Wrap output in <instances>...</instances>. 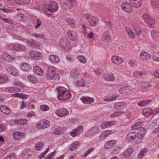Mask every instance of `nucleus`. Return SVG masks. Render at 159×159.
I'll use <instances>...</instances> for the list:
<instances>
[{
	"mask_svg": "<svg viewBox=\"0 0 159 159\" xmlns=\"http://www.w3.org/2000/svg\"><path fill=\"white\" fill-rule=\"evenodd\" d=\"M58 4L52 2L45 4L43 7V9L45 14L48 16L52 15L54 13L58 10Z\"/></svg>",
	"mask_w": 159,
	"mask_h": 159,
	"instance_id": "nucleus-1",
	"label": "nucleus"
},
{
	"mask_svg": "<svg viewBox=\"0 0 159 159\" xmlns=\"http://www.w3.org/2000/svg\"><path fill=\"white\" fill-rule=\"evenodd\" d=\"M58 93L57 98L60 100L66 101L70 99L71 97L70 92L63 87H58L56 88Z\"/></svg>",
	"mask_w": 159,
	"mask_h": 159,
	"instance_id": "nucleus-2",
	"label": "nucleus"
},
{
	"mask_svg": "<svg viewBox=\"0 0 159 159\" xmlns=\"http://www.w3.org/2000/svg\"><path fill=\"white\" fill-rule=\"evenodd\" d=\"M56 68L53 66L48 67L46 74V78L48 80H52L54 79L56 75Z\"/></svg>",
	"mask_w": 159,
	"mask_h": 159,
	"instance_id": "nucleus-3",
	"label": "nucleus"
},
{
	"mask_svg": "<svg viewBox=\"0 0 159 159\" xmlns=\"http://www.w3.org/2000/svg\"><path fill=\"white\" fill-rule=\"evenodd\" d=\"M50 124V122L46 120H40L36 124V127L40 129L47 128L49 127Z\"/></svg>",
	"mask_w": 159,
	"mask_h": 159,
	"instance_id": "nucleus-4",
	"label": "nucleus"
},
{
	"mask_svg": "<svg viewBox=\"0 0 159 159\" xmlns=\"http://www.w3.org/2000/svg\"><path fill=\"white\" fill-rule=\"evenodd\" d=\"M29 55L34 60H38L42 58L43 56L41 52L35 50H32L29 53Z\"/></svg>",
	"mask_w": 159,
	"mask_h": 159,
	"instance_id": "nucleus-5",
	"label": "nucleus"
},
{
	"mask_svg": "<svg viewBox=\"0 0 159 159\" xmlns=\"http://www.w3.org/2000/svg\"><path fill=\"white\" fill-rule=\"evenodd\" d=\"M33 154V151L32 149L27 148L23 151L21 156L24 159H28L31 157Z\"/></svg>",
	"mask_w": 159,
	"mask_h": 159,
	"instance_id": "nucleus-6",
	"label": "nucleus"
},
{
	"mask_svg": "<svg viewBox=\"0 0 159 159\" xmlns=\"http://www.w3.org/2000/svg\"><path fill=\"white\" fill-rule=\"evenodd\" d=\"M138 133L136 132H131L125 137V139L128 142H131L137 138Z\"/></svg>",
	"mask_w": 159,
	"mask_h": 159,
	"instance_id": "nucleus-7",
	"label": "nucleus"
},
{
	"mask_svg": "<svg viewBox=\"0 0 159 159\" xmlns=\"http://www.w3.org/2000/svg\"><path fill=\"white\" fill-rule=\"evenodd\" d=\"M134 88L131 86H124L120 88L119 89V92L123 95H126L127 93H131L134 92Z\"/></svg>",
	"mask_w": 159,
	"mask_h": 159,
	"instance_id": "nucleus-8",
	"label": "nucleus"
},
{
	"mask_svg": "<svg viewBox=\"0 0 159 159\" xmlns=\"http://www.w3.org/2000/svg\"><path fill=\"white\" fill-rule=\"evenodd\" d=\"M83 127L82 125H80L77 128L73 130L70 133V135L72 137H75L79 136L83 133Z\"/></svg>",
	"mask_w": 159,
	"mask_h": 159,
	"instance_id": "nucleus-9",
	"label": "nucleus"
},
{
	"mask_svg": "<svg viewBox=\"0 0 159 159\" xmlns=\"http://www.w3.org/2000/svg\"><path fill=\"white\" fill-rule=\"evenodd\" d=\"M59 44L60 46L66 49L69 50L70 49V44L66 38L61 39L59 42Z\"/></svg>",
	"mask_w": 159,
	"mask_h": 159,
	"instance_id": "nucleus-10",
	"label": "nucleus"
},
{
	"mask_svg": "<svg viewBox=\"0 0 159 159\" xmlns=\"http://www.w3.org/2000/svg\"><path fill=\"white\" fill-rule=\"evenodd\" d=\"M132 5H131L129 2H123L120 5V7L122 10L126 12H130L132 11L131 7Z\"/></svg>",
	"mask_w": 159,
	"mask_h": 159,
	"instance_id": "nucleus-11",
	"label": "nucleus"
},
{
	"mask_svg": "<svg viewBox=\"0 0 159 159\" xmlns=\"http://www.w3.org/2000/svg\"><path fill=\"white\" fill-rule=\"evenodd\" d=\"M74 85L76 86L84 87L86 86V83L80 77L73 80Z\"/></svg>",
	"mask_w": 159,
	"mask_h": 159,
	"instance_id": "nucleus-12",
	"label": "nucleus"
},
{
	"mask_svg": "<svg viewBox=\"0 0 159 159\" xmlns=\"http://www.w3.org/2000/svg\"><path fill=\"white\" fill-rule=\"evenodd\" d=\"M133 77L136 79H141L147 76L146 72L143 71H136L134 72Z\"/></svg>",
	"mask_w": 159,
	"mask_h": 159,
	"instance_id": "nucleus-13",
	"label": "nucleus"
},
{
	"mask_svg": "<svg viewBox=\"0 0 159 159\" xmlns=\"http://www.w3.org/2000/svg\"><path fill=\"white\" fill-rule=\"evenodd\" d=\"M139 56L140 59L143 61H146L149 60L151 57L150 54L144 51L141 52Z\"/></svg>",
	"mask_w": 159,
	"mask_h": 159,
	"instance_id": "nucleus-14",
	"label": "nucleus"
},
{
	"mask_svg": "<svg viewBox=\"0 0 159 159\" xmlns=\"http://www.w3.org/2000/svg\"><path fill=\"white\" fill-rule=\"evenodd\" d=\"M116 143V141L115 140H111L107 141L105 143L104 148L105 149L109 150L113 148Z\"/></svg>",
	"mask_w": 159,
	"mask_h": 159,
	"instance_id": "nucleus-15",
	"label": "nucleus"
},
{
	"mask_svg": "<svg viewBox=\"0 0 159 159\" xmlns=\"http://www.w3.org/2000/svg\"><path fill=\"white\" fill-rule=\"evenodd\" d=\"M80 100L84 104H89L94 102V98L89 97L83 96L80 98Z\"/></svg>",
	"mask_w": 159,
	"mask_h": 159,
	"instance_id": "nucleus-16",
	"label": "nucleus"
},
{
	"mask_svg": "<svg viewBox=\"0 0 159 159\" xmlns=\"http://www.w3.org/2000/svg\"><path fill=\"white\" fill-rule=\"evenodd\" d=\"M55 114L59 117H62L67 115L69 111L65 108H60L55 111Z\"/></svg>",
	"mask_w": 159,
	"mask_h": 159,
	"instance_id": "nucleus-17",
	"label": "nucleus"
},
{
	"mask_svg": "<svg viewBox=\"0 0 159 159\" xmlns=\"http://www.w3.org/2000/svg\"><path fill=\"white\" fill-rule=\"evenodd\" d=\"M70 76L73 80L78 78L80 77V72L79 70L76 68L72 69L70 73Z\"/></svg>",
	"mask_w": 159,
	"mask_h": 159,
	"instance_id": "nucleus-18",
	"label": "nucleus"
},
{
	"mask_svg": "<svg viewBox=\"0 0 159 159\" xmlns=\"http://www.w3.org/2000/svg\"><path fill=\"white\" fill-rule=\"evenodd\" d=\"M112 63L116 65H119L122 63L124 61L123 59L118 56H114L111 58Z\"/></svg>",
	"mask_w": 159,
	"mask_h": 159,
	"instance_id": "nucleus-19",
	"label": "nucleus"
},
{
	"mask_svg": "<svg viewBox=\"0 0 159 159\" xmlns=\"http://www.w3.org/2000/svg\"><path fill=\"white\" fill-rule=\"evenodd\" d=\"M7 71L9 74L16 76L19 74V72L16 68L14 66H11L7 68Z\"/></svg>",
	"mask_w": 159,
	"mask_h": 159,
	"instance_id": "nucleus-20",
	"label": "nucleus"
},
{
	"mask_svg": "<svg viewBox=\"0 0 159 159\" xmlns=\"http://www.w3.org/2000/svg\"><path fill=\"white\" fill-rule=\"evenodd\" d=\"M114 108L117 110H122L126 108L127 105L125 103L123 102L115 103L114 104Z\"/></svg>",
	"mask_w": 159,
	"mask_h": 159,
	"instance_id": "nucleus-21",
	"label": "nucleus"
},
{
	"mask_svg": "<svg viewBox=\"0 0 159 159\" xmlns=\"http://www.w3.org/2000/svg\"><path fill=\"white\" fill-rule=\"evenodd\" d=\"M88 19L90 25L92 26H95L97 22V20L96 18L90 15L87 14L86 15L85 17Z\"/></svg>",
	"mask_w": 159,
	"mask_h": 159,
	"instance_id": "nucleus-22",
	"label": "nucleus"
},
{
	"mask_svg": "<svg viewBox=\"0 0 159 159\" xmlns=\"http://www.w3.org/2000/svg\"><path fill=\"white\" fill-rule=\"evenodd\" d=\"M48 58L50 62L53 64L58 63L60 60L58 56L56 55H51L49 56Z\"/></svg>",
	"mask_w": 159,
	"mask_h": 159,
	"instance_id": "nucleus-23",
	"label": "nucleus"
},
{
	"mask_svg": "<svg viewBox=\"0 0 159 159\" xmlns=\"http://www.w3.org/2000/svg\"><path fill=\"white\" fill-rule=\"evenodd\" d=\"M112 133V131L111 130H106L100 134L99 136V139L100 140H103L105 139L106 137L111 134Z\"/></svg>",
	"mask_w": 159,
	"mask_h": 159,
	"instance_id": "nucleus-24",
	"label": "nucleus"
},
{
	"mask_svg": "<svg viewBox=\"0 0 159 159\" xmlns=\"http://www.w3.org/2000/svg\"><path fill=\"white\" fill-rule=\"evenodd\" d=\"M13 138L15 140H19L25 137V134L19 132H15L13 134Z\"/></svg>",
	"mask_w": 159,
	"mask_h": 159,
	"instance_id": "nucleus-25",
	"label": "nucleus"
},
{
	"mask_svg": "<svg viewBox=\"0 0 159 159\" xmlns=\"http://www.w3.org/2000/svg\"><path fill=\"white\" fill-rule=\"evenodd\" d=\"M34 73L37 75L42 76L43 74V70L39 66H35L33 68Z\"/></svg>",
	"mask_w": 159,
	"mask_h": 159,
	"instance_id": "nucleus-26",
	"label": "nucleus"
},
{
	"mask_svg": "<svg viewBox=\"0 0 159 159\" xmlns=\"http://www.w3.org/2000/svg\"><path fill=\"white\" fill-rule=\"evenodd\" d=\"M12 49L15 50L23 51L25 50L26 48L23 45L19 44H15L12 46Z\"/></svg>",
	"mask_w": 159,
	"mask_h": 159,
	"instance_id": "nucleus-27",
	"label": "nucleus"
},
{
	"mask_svg": "<svg viewBox=\"0 0 159 159\" xmlns=\"http://www.w3.org/2000/svg\"><path fill=\"white\" fill-rule=\"evenodd\" d=\"M104 79L107 81H113L115 77L113 74L109 73L105 74L103 75Z\"/></svg>",
	"mask_w": 159,
	"mask_h": 159,
	"instance_id": "nucleus-28",
	"label": "nucleus"
},
{
	"mask_svg": "<svg viewBox=\"0 0 159 159\" xmlns=\"http://www.w3.org/2000/svg\"><path fill=\"white\" fill-rule=\"evenodd\" d=\"M2 58L6 61H7L9 62H12L14 58L11 57L7 53H3L2 54Z\"/></svg>",
	"mask_w": 159,
	"mask_h": 159,
	"instance_id": "nucleus-29",
	"label": "nucleus"
},
{
	"mask_svg": "<svg viewBox=\"0 0 159 159\" xmlns=\"http://www.w3.org/2000/svg\"><path fill=\"white\" fill-rule=\"evenodd\" d=\"M27 78L29 81L33 83H37L38 82L37 78L34 75H29L27 76Z\"/></svg>",
	"mask_w": 159,
	"mask_h": 159,
	"instance_id": "nucleus-30",
	"label": "nucleus"
},
{
	"mask_svg": "<svg viewBox=\"0 0 159 159\" xmlns=\"http://www.w3.org/2000/svg\"><path fill=\"white\" fill-rule=\"evenodd\" d=\"M66 130L64 127H58L55 129L53 133L56 135H60L64 133Z\"/></svg>",
	"mask_w": 159,
	"mask_h": 159,
	"instance_id": "nucleus-31",
	"label": "nucleus"
},
{
	"mask_svg": "<svg viewBox=\"0 0 159 159\" xmlns=\"http://www.w3.org/2000/svg\"><path fill=\"white\" fill-rule=\"evenodd\" d=\"M143 125V123L141 121H139L131 126V129L132 130H136L140 128Z\"/></svg>",
	"mask_w": 159,
	"mask_h": 159,
	"instance_id": "nucleus-32",
	"label": "nucleus"
},
{
	"mask_svg": "<svg viewBox=\"0 0 159 159\" xmlns=\"http://www.w3.org/2000/svg\"><path fill=\"white\" fill-rule=\"evenodd\" d=\"M80 143L78 141H76L72 143L70 146V150L72 151L75 150L80 145Z\"/></svg>",
	"mask_w": 159,
	"mask_h": 159,
	"instance_id": "nucleus-33",
	"label": "nucleus"
},
{
	"mask_svg": "<svg viewBox=\"0 0 159 159\" xmlns=\"http://www.w3.org/2000/svg\"><path fill=\"white\" fill-rule=\"evenodd\" d=\"M20 68L24 71H28L31 69V66L27 63L23 62L21 64Z\"/></svg>",
	"mask_w": 159,
	"mask_h": 159,
	"instance_id": "nucleus-34",
	"label": "nucleus"
},
{
	"mask_svg": "<svg viewBox=\"0 0 159 159\" xmlns=\"http://www.w3.org/2000/svg\"><path fill=\"white\" fill-rule=\"evenodd\" d=\"M132 2V7L135 8L139 7L142 4V0H130Z\"/></svg>",
	"mask_w": 159,
	"mask_h": 159,
	"instance_id": "nucleus-35",
	"label": "nucleus"
},
{
	"mask_svg": "<svg viewBox=\"0 0 159 159\" xmlns=\"http://www.w3.org/2000/svg\"><path fill=\"white\" fill-rule=\"evenodd\" d=\"M13 121L16 124L21 126L26 124L27 123V120L25 119H16L14 120Z\"/></svg>",
	"mask_w": 159,
	"mask_h": 159,
	"instance_id": "nucleus-36",
	"label": "nucleus"
},
{
	"mask_svg": "<svg viewBox=\"0 0 159 159\" xmlns=\"http://www.w3.org/2000/svg\"><path fill=\"white\" fill-rule=\"evenodd\" d=\"M67 34L70 39L73 41H76L77 40L76 34L74 32L72 31H69Z\"/></svg>",
	"mask_w": 159,
	"mask_h": 159,
	"instance_id": "nucleus-37",
	"label": "nucleus"
},
{
	"mask_svg": "<svg viewBox=\"0 0 159 159\" xmlns=\"http://www.w3.org/2000/svg\"><path fill=\"white\" fill-rule=\"evenodd\" d=\"M111 39L109 33L108 32H104L102 35L101 39L103 41L106 42L109 41Z\"/></svg>",
	"mask_w": 159,
	"mask_h": 159,
	"instance_id": "nucleus-38",
	"label": "nucleus"
},
{
	"mask_svg": "<svg viewBox=\"0 0 159 159\" xmlns=\"http://www.w3.org/2000/svg\"><path fill=\"white\" fill-rule=\"evenodd\" d=\"M152 112V109L150 108L144 109L142 112V114L145 116H148L150 115Z\"/></svg>",
	"mask_w": 159,
	"mask_h": 159,
	"instance_id": "nucleus-39",
	"label": "nucleus"
},
{
	"mask_svg": "<svg viewBox=\"0 0 159 159\" xmlns=\"http://www.w3.org/2000/svg\"><path fill=\"white\" fill-rule=\"evenodd\" d=\"M21 92V89L19 88L9 87L5 89V91L7 92L12 93L14 91Z\"/></svg>",
	"mask_w": 159,
	"mask_h": 159,
	"instance_id": "nucleus-40",
	"label": "nucleus"
},
{
	"mask_svg": "<svg viewBox=\"0 0 159 159\" xmlns=\"http://www.w3.org/2000/svg\"><path fill=\"white\" fill-rule=\"evenodd\" d=\"M151 36L153 39L157 40L159 39V33L157 30H152L151 33Z\"/></svg>",
	"mask_w": 159,
	"mask_h": 159,
	"instance_id": "nucleus-41",
	"label": "nucleus"
},
{
	"mask_svg": "<svg viewBox=\"0 0 159 159\" xmlns=\"http://www.w3.org/2000/svg\"><path fill=\"white\" fill-rule=\"evenodd\" d=\"M24 41L29 46L33 47L36 46V42L33 39H26L24 40Z\"/></svg>",
	"mask_w": 159,
	"mask_h": 159,
	"instance_id": "nucleus-42",
	"label": "nucleus"
},
{
	"mask_svg": "<svg viewBox=\"0 0 159 159\" xmlns=\"http://www.w3.org/2000/svg\"><path fill=\"white\" fill-rule=\"evenodd\" d=\"M0 110L1 111L6 114H9L11 112L10 109L5 105L0 106Z\"/></svg>",
	"mask_w": 159,
	"mask_h": 159,
	"instance_id": "nucleus-43",
	"label": "nucleus"
},
{
	"mask_svg": "<svg viewBox=\"0 0 159 159\" xmlns=\"http://www.w3.org/2000/svg\"><path fill=\"white\" fill-rule=\"evenodd\" d=\"M125 29L126 33L130 38L134 39L135 38V35L132 31L131 28L129 27H127Z\"/></svg>",
	"mask_w": 159,
	"mask_h": 159,
	"instance_id": "nucleus-44",
	"label": "nucleus"
},
{
	"mask_svg": "<svg viewBox=\"0 0 159 159\" xmlns=\"http://www.w3.org/2000/svg\"><path fill=\"white\" fill-rule=\"evenodd\" d=\"M133 27L134 30L135 34L137 35H139L141 34V29L137 24H134L133 25Z\"/></svg>",
	"mask_w": 159,
	"mask_h": 159,
	"instance_id": "nucleus-45",
	"label": "nucleus"
},
{
	"mask_svg": "<svg viewBox=\"0 0 159 159\" xmlns=\"http://www.w3.org/2000/svg\"><path fill=\"white\" fill-rule=\"evenodd\" d=\"M148 149L146 148L142 149L139 153L138 156L139 158H143L146 154Z\"/></svg>",
	"mask_w": 159,
	"mask_h": 159,
	"instance_id": "nucleus-46",
	"label": "nucleus"
},
{
	"mask_svg": "<svg viewBox=\"0 0 159 159\" xmlns=\"http://www.w3.org/2000/svg\"><path fill=\"white\" fill-rule=\"evenodd\" d=\"M77 59L80 62L85 64L87 62L86 58L83 55H79L77 57Z\"/></svg>",
	"mask_w": 159,
	"mask_h": 159,
	"instance_id": "nucleus-47",
	"label": "nucleus"
},
{
	"mask_svg": "<svg viewBox=\"0 0 159 159\" xmlns=\"http://www.w3.org/2000/svg\"><path fill=\"white\" fill-rule=\"evenodd\" d=\"M26 18V16L21 13L18 14L16 16V19L19 21H22L25 20Z\"/></svg>",
	"mask_w": 159,
	"mask_h": 159,
	"instance_id": "nucleus-48",
	"label": "nucleus"
},
{
	"mask_svg": "<svg viewBox=\"0 0 159 159\" xmlns=\"http://www.w3.org/2000/svg\"><path fill=\"white\" fill-rule=\"evenodd\" d=\"M159 1L158 0H152L151 6L154 9H157L159 7Z\"/></svg>",
	"mask_w": 159,
	"mask_h": 159,
	"instance_id": "nucleus-49",
	"label": "nucleus"
},
{
	"mask_svg": "<svg viewBox=\"0 0 159 159\" xmlns=\"http://www.w3.org/2000/svg\"><path fill=\"white\" fill-rule=\"evenodd\" d=\"M8 79V78L6 75L4 74L0 75V84L6 83Z\"/></svg>",
	"mask_w": 159,
	"mask_h": 159,
	"instance_id": "nucleus-50",
	"label": "nucleus"
},
{
	"mask_svg": "<svg viewBox=\"0 0 159 159\" xmlns=\"http://www.w3.org/2000/svg\"><path fill=\"white\" fill-rule=\"evenodd\" d=\"M124 113V112L122 111H116L114 113L111 115L110 116L112 118H114L121 115Z\"/></svg>",
	"mask_w": 159,
	"mask_h": 159,
	"instance_id": "nucleus-51",
	"label": "nucleus"
},
{
	"mask_svg": "<svg viewBox=\"0 0 159 159\" xmlns=\"http://www.w3.org/2000/svg\"><path fill=\"white\" fill-rule=\"evenodd\" d=\"M133 149L131 148H127L123 154L124 156L125 157H128L130 154L133 152Z\"/></svg>",
	"mask_w": 159,
	"mask_h": 159,
	"instance_id": "nucleus-52",
	"label": "nucleus"
},
{
	"mask_svg": "<svg viewBox=\"0 0 159 159\" xmlns=\"http://www.w3.org/2000/svg\"><path fill=\"white\" fill-rule=\"evenodd\" d=\"M151 101V100H144L139 102L138 105L140 107H143L146 105L147 104L149 103Z\"/></svg>",
	"mask_w": 159,
	"mask_h": 159,
	"instance_id": "nucleus-53",
	"label": "nucleus"
},
{
	"mask_svg": "<svg viewBox=\"0 0 159 159\" xmlns=\"http://www.w3.org/2000/svg\"><path fill=\"white\" fill-rule=\"evenodd\" d=\"M99 129L98 127L95 126L90 131V133L92 135H93L99 132Z\"/></svg>",
	"mask_w": 159,
	"mask_h": 159,
	"instance_id": "nucleus-54",
	"label": "nucleus"
},
{
	"mask_svg": "<svg viewBox=\"0 0 159 159\" xmlns=\"http://www.w3.org/2000/svg\"><path fill=\"white\" fill-rule=\"evenodd\" d=\"M43 146V143L41 142H39L35 144V148L37 150L39 151L42 149Z\"/></svg>",
	"mask_w": 159,
	"mask_h": 159,
	"instance_id": "nucleus-55",
	"label": "nucleus"
},
{
	"mask_svg": "<svg viewBox=\"0 0 159 159\" xmlns=\"http://www.w3.org/2000/svg\"><path fill=\"white\" fill-rule=\"evenodd\" d=\"M40 108L42 111H45L50 109V107L46 105H42L40 106Z\"/></svg>",
	"mask_w": 159,
	"mask_h": 159,
	"instance_id": "nucleus-56",
	"label": "nucleus"
},
{
	"mask_svg": "<svg viewBox=\"0 0 159 159\" xmlns=\"http://www.w3.org/2000/svg\"><path fill=\"white\" fill-rule=\"evenodd\" d=\"M14 86L15 88H19L21 89V88H23L25 86L21 83L19 82H16L14 83Z\"/></svg>",
	"mask_w": 159,
	"mask_h": 159,
	"instance_id": "nucleus-57",
	"label": "nucleus"
},
{
	"mask_svg": "<svg viewBox=\"0 0 159 159\" xmlns=\"http://www.w3.org/2000/svg\"><path fill=\"white\" fill-rule=\"evenodd\" d=\"M116 98L115 95H112L108 97H105L104 100L105 101H110L115 100Z\"/></svg>",
	"mask_w": 159,
	"mask_h": 159,
	"instance_id": "nucleus-58",
	"label": "nucleus"
},
{
	"mask_svg": "<svg viewBox=\"0 0 159 159\" xmlns=\"http://www.w3.org/2000/svg\"><path fill=\"white\" fill-rule=\"evenodd\" d=\"M34 23L35 25V27L36 30L39 27L41 26V21L39 19L34 20Z\"/></svg>",
	"mask_w": 159,
	"mask_h": 159,
	"instance_id": "nucleus-59",
	"label": "nucleus"
},
{
	"mask_svg": "<svg viewBox=\"0 0 159 159\" xmlns=\"http://www.w3.org/2000/svg\"><path fill=\"white\" fill-rule=\"evenodd\" d=\"M128 64L132 68H134L137 66V62L134 60H131L128 61Z\"/></svg>",
	"mask_w": 159,
	"mask_h": 159,
	"instance_id": "nucleus-60",
	"label": "nucleus"
},
{
	"mask_svg": "<svg viewBox=\"0 0 159 159\" xmlns=\"http://www.w3.org/2000/svg\"><path fill=\"white\" fill-rule=\"evenodd\" d=\"M32 36L37 39H43L45 38L44 35L42 34L34 33L32 34Z\"/></svg>",
	"mask_w": 159,
	"mask_h": 159,
	"instance_id": "nucleus-61",
	"label": "nucleus"
},
{
	"mask_svg": "<svg viewBox=\"0 0 159 159\" xmlns=\"http://www.w3.org/2000/svg\"><path fill=\"white\" fill-rule=\"evenodd\" d=\"M142 17L145 23L151 18L149 15L146 13L143 14Z\"/></svg>",
	"mask_w": 159,
	"mask_h": 159,
	"instance_id": "nucleus-62",
	"label": "nucleus"
},
{
	"mask_svg": "<svg viewBox=\"0 0 159 159\" xmlns=\"http://www.w3.org/2000/svg\"><path fill=\"white\" fill-rule=\"evenodd\" d=\"M147 25L149 26H152L155 23V21L151 18L148 21V22L146 23Z\"/></svg>",
	"mask_w": 159,
	"mask_h": 159,
	"instance_id": "nucleus-63",
	"label": "nucleus"
},
{
	"mask_svg": "<svg viewBox=\"0 0 159 159\" xmlns=\"http://www.w3.org/2000/svg\"><path fill=\"white\" fill-rule=\"evenodd\" d=\"M152 59L156 61L159 62V53H156L152 55Z\"/></svg>",
	"mask_w": 159,
	"mask_h": 159,
	"instance_id": "nucleus-64",
	"label": "nucleus"
}]
</instances>
